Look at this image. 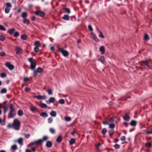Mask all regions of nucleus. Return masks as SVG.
<instances>
[{
	"instance_id": "nucleus-8",
	"label": "nucleus",
	"mask_w": 152,
	"mask_h": 152,
	"mask_svg": "<svg viewBox=\"0 0 152 152\" xmlns=\"http://www.w3.org/2000/svg\"><path fill=\"white\" fill-rule=\"evenodd\" d=\"M91 35L92 37V39L96 42H99V40L98 39V38L96 37V35L93 32L91 33Z\"/></svg>"
},
{
	"instance_id": "nucleus-64",
	"label": "nucleus",
	"mask_w": 152,
	"mask_h": 152,
	"mask_svg": "<svg viewBox=\"0 0 152 152\" xmlns=\"http://www.w3.org/2000/svg\"><path fill=\"white\" fill-rule=\"evenodd\" d=\"M146 133L147 134H152V131H146Z\"/></svg>"
},
{
	"instance_id": "nucleus-16",
	"label": "nucleus",
	"mask_w": 152,
	"mask_h": 152,
	"mask_svg": "<svg viewBox=\"0 0 152 152\" xmlns=\"http://www.w3.org/2000/svg\"><path fill=\"white\" fill-rule=\"evenodd\" d=\"M130 124L132 126H135L137 124V122L135 121L132 120L130 122Z\"/></svg>"
},
{
	"instance_id": "nucleus-61",
	"label": "nucleus",
	"mask_w": 152,
	"mask_h": 152,
	"mask_svg": "<svg viewBox=\"0 0 152 152\" xmlns=\"http://www.w3.org/2000/svg\"><path fill=\"white\" fill-rule=\"evenodd\" d=\"M36 147H33L32 149H31L30 150L31 152H34L36 150Z\"/></svg>"
},
{
	"instance_id": "nucleus-20",
	"label": "nucleus",
	"mask_w": 152,
	"mask_h": 152,
	"mask_svg": "<svg viewBox=\"0 0 152 152\" xmlns=\"http://www.w3.org/2000/svg\"><path fill=\"white\" fill-rule=\"evenodd\" d=\"M27 14L26 12H23L21 14V17L22 18H26L27 17Z\"/></svg>"
},
{
	"instance_id": "nucleus-53",
	"label": "nucleus",
	"mask_w": 152,
	"mask_h": 152,
	"mask_svg": "<svg viewBox=\"0 0 152 152\" xmlns=\"http://www.w3.org/2000/svg\"><path fill=\"white\" fill-rule=\"evenodd\" d=\"M38 72L36 71V70H34V75L33 76L34 77H36L37 76Z\"/></svg>"
},
{
	"instance_id": "nucleus-50",
	"label": "nucleus",
	"mask_w": 152,
	"mask_h": 152,
	"mask_svg": "<svg viewBox=\"0 0 152 152\" xmlns=\"http://www.w3.org/2000/svg\"><path fill=\"white\" fill-rule=\"evenodd\" d=\"M58 102L59 103L61 104H63L64 103V101L63 99H60L59 100Z\"/></svg>"
},
{
	"instance_id": "nucleus-57",
	"label": "nucleus",
	"mask_w": 152,
	"mask_h": 152,
	"mask_svg": "<svg viewBox=\"0 0 152 152\" xmlns=\"http://www.w3.org/2000/svg\"><path fill=\"white\" fill-rule=\"evenodd\" d=\"M30 90V89L29 88H28V87H26L25 89V91H26V92H28Z\"/></svg>"
},
{
	"instance_id": "nucleus-54",
	"label": "nucleus",
	"mask_w": 152,
	"mask_h": 152,
	"mask_svg": "<svg viewBox=\"0 0 152 152\" xmlns=\"http://www.w3.org/2000/svg\"><path fill=\"white\" fill-rule=\"evenodd\" d=\"M48 138V137L47 136H45L43 137L42 139L41 140H42V142L43 141L46 140H47Z\"/></svg>"
},
{
	"instance_id": "nucleus-33",
	"label": "nucleus",
	"mask_w": 152,
	"mask_h": 152,
	"mask_svg": "<svg viewBox=\"0 0 152 152\" xmlns=\"http://www.w3.org/2000/svg\"><path fill=\"white\" fill-rule=\"evenodd\" d=\"M49 131L52 134H54L55 132V130L53 129L52 128L49 129Z\"/></svg>"
},
{
	"instance_id": "nucleus-41",
	"label": "nucleus",
	"mask_w": 152,
	"mask_h": 152,
	"mask_svg": "<svg viewBox=\"0 0 152 152\" xmlns=\"http://www.w3.org/2000/svg\"><path fill=\"white\" fill-rule=\"evenodd\" d=\"M14 36L15 37H18L19 35V33L18 32L16 31L15 32L14 34Z\"/></svg>"
},
{
	"instance_id": "nucleus-59",
	"label": "nucleus",
	"mask_w": 152,
	"mask_h": 152,
	"mask_svg": "<svg viewBox=\"0 0 152 152\" xmlns=\"http://www.w3.org/2000/svg\"><path fill=\"white\" fill-rule=\"evenodd\" d=\"M126 139L125 137L124 136H122V137L121 138V140L122 141H124Z\"/></svg>"
},
{
	"instance_id": "nucleus-37",
	"label": "nucleus",
	"mask_w": 152,
	"mask_h": 152,
	"mask_svg": "<svg viewBox=\"0 0 152 152\" xmlns=\"http://www.w3.org/2000/svg\"><path fill=\"white\" fill-rule=\"evenodd\" d=\"M34 45L35 47H39L40 46L39 42L38 41H37L35 43Z\"/></svg>"
},
{
	"instance_id": "nucleus-38",
	"label": "nucleus",
	"mask_w": 152,
	"mask_h": 152,
	"mask_svg": "<svg viewBox=\"0 0 152 152\" xmlns=\"http://www.w3.org/2000/svg\"><path fill=\"white\" fill-rule=\"evenodd\" d=\"M142 64L143 65H145L148 67H149V64L148 61H144L142 63Z\"/></svg>"
},
{
	"instance_id": "nucleus-21",
	"label": "nucleus",
	"mask_w": 152,
	"mask_h": 152,
	"mask_svg": "<svg viewBox=\"0 0 152 152\" xmlns=\"http://www.w3.org/2000/svg\"><path fill=\"white\" fill-rule=\"evenodd\" d=\"M50 115L52 116L55 117L56 116V113L55 111H51L50 113Z\"/></svg>"
},
{
	"instance_id": "nucleus-58",
	"label": "nucleus",
	"mask_w": 152,
	"mask_h": 152,
	"mask_svg": "<svg viewBox=\"0 0 152 152\" xmlns=\"http://www.w3.org/2000/svg\"><path fill=\"white\" fill-rule=\"evenodd\" d=\"M1 77H5L6 76V74L5 73H2L1 74Z\"/></svg>"
},
{
	"instance_id": "nucleus-29",
	"label": "nucleus",
	"mask_w": 152,
	"mask_h": 152,
	"mask_svg": "<svg viewBox=\"0 0 152 152\" xmlns=\"http://www.w3.org/2000/svg\"><path fill=\"white\" fill-rule=\"evenodd\" d=\"M62 19L64 20H69V16L67 15H65L62 17Z\"/></svg>"
},
{
	"instance_id": "nucleus-52",
	"label": "nucleus",
	"mask_w": 152,
	"mask_h": 152,
	"mask_svg": "<svg viewBox=\"0 0 152 152\" xmlns=\"http://www.w3.org/2000/svg\"><path fill=\"white\" fill-rule=\"evenodd\" d=\"M48 94L51 95L52 94V91L51 89H49L48 91Z\"/></svg>"
},
{
	"instance_id": "nucleus-1",
	"label": "nucleus",
	"mask_w": 152,
	"mask_h": 152,
	"mask_svg": "<svg viewBox=\"0 0 152 152\" xmlns=\"http://www.w3.org/2000/svg\"><path fill=\"white\" fill-rule=\"evenodd\" d=\"M20 121L17 118H15L13 120L12 124H9L7 127L9 128H13L14 129L18 130L20 129Z\"/></svg>"
},
{
	"instance_id": "nucleus-25",
	"label": "nucleus",
	"mask_w": 152,
	"mask_h": 152,
	"mask_svg": "<svg viewBox=\"0 0 152 152\" xmlns=\"http://www.w3.org/2000/svg\"><path fill=\"white\" fill-rule=\"evenodd\" d=\"M46 145L47 147L48 148L51 147L52 146V143L50 141H48L46 143Z\"/></svg>"
},
{
	"instance_id": "nucleus-35",
	"label": "nucleus",
	"mask_w": 152,
	"mask_h": 152,
	"mask_svg": "<svg viewBox=\"0 0 152 152\" xmlns=\"http://www.w3.org/2000/svg\"><path fill=\"white\" fill-rule=\"evenodd\" d=\"M75 140L74 139H72L69 141V144L70 145H73L75 143Z\"/></svg>"
},
{
	"instance_id": "nucleus-34",
	"label": "nucleus",
	"mask_w": 152,
	"mask_h": 152,
	"mask_svg": "<svg viewBox=\"0 0 152 152\" xmlns=\"http://www.w3.org/2000/svg\"><path fill=\"white\" fill-rule=\"evenodd\" d=\"M114 132V130L113 129H111L109 132V134L110 136H111L113 134Z\"/></svg>"
},
{
	"instance_id": "nucleus-44",
	"label": "nucleus",
	"mask_w": 152,
	"mask_h": 152,
	"mask_svg": "<svg viewBox=\"0 0 152 152\" xmlns=\"http://www.w3.org/2000/svg\"><path fill=\"white\" fill-rule=\"evenodd\" d=\"M109 127L110 128H111V129H113L115 127V125L114 124L112 123L110 124H109Z\"/></svg>"
},
{
	"instance_id": "nucleus-45",
	"label": "nucleus",
	"mask_w": 152,
	"mask_h": 152,
	"mask_svg": "<svg viewBox=\"0 0 152 152\" xmlns=\"http://www.w3.org/2000/svg\"><path fill=\"white\" fill-rule=\"evenodd\" d=\"M144 39L145 40H148L149 39L148 36L147 34H145V35L144 37Z\"/></svg>"
},
{
	"instance_id": "nucleus-14",
	"label": "nucleus",
	"mask_w": 152,
	"mask_h": 152,
	"mask_svg": "<svg viewBox=\"0 0 152 152\" xmlns=\"http://www.w3.org/2000/svg\"><path fill=\"white\" fill-rule=\"evenodd\" d=\"M30 109L31 111L34 112L37 110V108L34 106L31 105L30 107Z\"/></svg>"
},
{
	"instance_id": "nucleus-63",
	"label": "nucleus",
	"mask_w": 152,
	"mask_h": 152,
	"mask_svg": "<svg viewBox=\"0 0 152 152\" xmlns=\"http://www.w3.org/2000/svg\"><path fill=\"white\" fill-rule=\"evenodd\" d=\"M65 11L67 13H69L70 12V10L69 9L67 8L65 9Z\"/></svg>"
},
{
	"instance_id": "nucleus-43",
	"label": "nucleus",
	"mask_w": 152,
	"mask_h": 152,
	"mask_svg": "<svg viewBox=\"0 0 152 152\" xmlns=\"http://www.w3.org/2000/svg\"><path fill=\"white\" fill-rule=\"evenodd\" d=\"M5 39V37L2 35H0V40L3 41Z\"/></svg>"
},
{
	"instance_id": "nucleus-27",
	"label": "nucleus",
	"mask_w": 152,
	"mask_h": 152,
	"mask_svg": "<svg viewBox=\"0 0 152 152\" xmlns=\"http://www.w3.org/2000/svg\"><path fill=\"white\" fill-rule=\"evenodd\" d=\"M18 114L19 116H21L23 115V113L22 110H20L18 112Z\"/></svg>"
},
{
	"instance_id": "nucleus-32",
	"label": "nucleus",
	"mask_w": 152,
	"mask_h": 152,
	"mask_svg": "<svg viewBox=\"0 0 152 152\" xmlns=\"http://www.w3.org/2000/svg\"><path fill=\"white\" fill-rule=\"evenodd\" d=\"M99 60L102 63H104V59L103 57L102 56L99 59Z\"/></svg>"
},
{
	"instance_id": "nucleus-19",
	"label": "nucleus",
	"mask_w": 152,
	"mask_h": 152,
	"mask_svg": "<svg viewBox=\"0 0 152 152\" xmlns=\"http://www.w3.org/2000/svg\"><path fill=\"white\" fill-rule=\"evenodd\" d=\"M40 116L44 118L47 117L48 116V114L45 112L42 113L40 114Z\"/></svg>"
},
{
	"instance_id": "nucleus-51",
	"label": "nucleus",
	"mask_w": 152,
	"mask_h": 152,
	"mask_svg": "<svg viewBox=\"0 0 152 152\" xmlns=\"http://www.w3.org/2000/svg\"><path fill=\"white\" fill-rule=\"evenodd\" d=\"M11 148L14 150H16L17 149V147L16 145H14L12 146Z\"/></svg>"
},
{
	"instance_id": "nucleus-5",
	"label": "nucleus",
	"mask_w": 152,
	"mask_h": 152,
	"mask_svg": "<svg viewBox=\"0 0 152 152\" xmlns=\"http://www.w3.org/2000/svg\"><path fill=\"white\" fill-rule=\"evenodd\" d=\"M59 51L64 56L66 57L69 55V53L67 51L65 50L63 48H59Z\"/></svg>"
},
{
	"instance_id": "nucleus-2",
	"label": "nucleus",
	"mask_w": 152,
	"mask_h": 152,
	"mask_svg": "<svg viewBox=\"0 0 152 152\" xmlns=\"http://www.w3.org/2000/svg\"><path fill=\"white\" fill-rule=\"evenodd\" d=\"M10 112L8 114V118H12L14 117L15 115V111L13 108V104H11L10 106Z\"/></svg>"
},
{
	"instance_id": "nucleus-22",
	"label": "nucleus",
	"mask_w": 152,
	"mask_h": 152,
	"mask_svg": "<svg viewBox=\"0 0 152 152\" xmlns=\"http://www.w3.org/2000/svg\"><path fill=\"white\" fill-rule=\"evenodd\" d=\"M97 30L98 31V32H99L100 34L98 36L99 37L101 38H104V36L103 35L102 32L99 30V29H97Z\"/></svg>"
},
{
	"instance_id": "nucleus-62",
	"label": "nucleus",
	"mask_w": 152,
	"mask_h": 152,
	"mask_svg": "<svg viewBox=\"0 0 152 152\" xmlns=\"http://www.w3.org/2000/svg\"><path fill=\"white\" fill-rule=\"evenodd\" d=\"M5 124V119L4 118L3 120V121H2V122L1 123V125H4Z\"/></svg>"
},
{
	"instance_id": "nucleus-36",
	"label": "nucleus",
	"mask_w": 152,
	"mask_h": 152,
	"mask_svg": "<svg viewBox=\"0 0 152 152\" xmlns=\"http://www.w3.org/2000/svg\"><path fill=\"white\" fill-rule=\"evenodd\" d=\"M145 145L146 147H151L152 146V144L151 143L148 142L145 144Z\"/></svg>"
},
{
	"instance_id": "nucleus-11",
	"label": "nucleus",
	"mask_w": 152,
	"mask_h": 152,
	"mask_svg": "<svg viewBox=\"0 0 152 152\" xmlns=\"http://www.w3.org/2000/svg\"><path fill=\"white\" fill-rule=\"evenodd\" d=\"M34 97L38 99H45L46 98V96L45 95H44L42 96H41L40 95L38 96H35Z\"/></svg>"
},
{
	"instance_id": "nucleus-23",
	"label": "nucleus",
	"mask_w": 152,
	"mask_h": 152,
	"mask_svg": "<svg viewBox=\"0 0 152 152\" xmlns=\"http://www.w3.org/2000/svg\"><path fill=\"white\" fill-rule=\"evenodd\" d=\"M39 106L41 108H45L47 107V105L43 103H42L39 104Z\"/></svg>"
},
{
	"instance_id": "nucleus-15",
	"label": "nucleus",
	"mask_w": 152,
	"mask_h": 152,
	"mask_svg": "<svg viewBox=\"0 0 152 152\" xmlns=\"http://www.w3.org/2000/svg\"><path fill=\"white\" fill-rule=\"evenodd\" d=\"M23 22L24 24H26L27 25H28L30 23L29 20L26 18H24L23 20Z\"/></svg>"
},
{
	"instance_id": "nucleus-39",
	"label": "nucleus",
	"mask_w": 152,
	"mask_h": 152,
	"mask_svg": "<svg viewBox=\"0 0 152 152\" xmlns=\"http://www.w3.org/2000/svg\"><path fill=\"white\" fill-rule=\"evenodd\" d=\"M53 121V119L51 117L49 118L48 119V123L49 124L51 123Z\"/></svg>"
},
{
	"instance_id": "nucleus-60",
	"label": "nucleus",
	"mask_w": 152,
	"mask_h": 152,
	"mask_svg": "<svg viewBox=\"0 0 152 152\" xmlns=\"http://www.w3.org/2000/svg\"><path fill=\"white\" fill-rule=\"evenodd\" d=\"M29 80V79L28 77H25L24 78L23 80L25 82H26L28 81Z\"/></svg>"
},
{
	"instance_id": "nucleus-55",
	"label": "nucleus",
	"mask_w": 152,
	"mask_h": 152,
	"mask_svg": "<svg viewBox=\"0 0 152 152\" xmlns=\"http://www.w3.org/2000/svg\"><path fill=\"white\" fill-rule=\"evenodd\" d=\"M39 49L38 47H35L34 48V51L36 52H37L39 51Z\"/></svg>"
},
{
	"instance_id": "nucleus-31",
	"label": "nucleus",
	"mask_w": 152,
	"mask_h": 152,
	"mask_svg": "<svg viewBox=\"0 0 152 152\" xmlns=\"http://www.w3.org/2000/svg\"><path fill=\"white\" fill-rule=\"evenodd\" d=\"M10 10V8L9 7H6L5 10V12L6 13H8L9 12Z\"/></svg>"
},
{
	"instance_id": "nucleus-40",
	"label": "nucleus",
	"mask_w": 152,
	"mask_h": 152,
	"mask_svg": "<svg viewBox=\"0 0 152 152\" xmlns=\"http://www.w3.org/2000/svg\"><path fill=\"white\" fill-rule=\"evenodd\" d=\"M6 7H9L10 8H11L12 7V5L10 2H7L6 3Z\"/></svg>"
},
{
	"instance_id": "nucleus-9",
	"label": "nucleus",
	"mask_w": 152,
	"mask_h": 152,
	"mask_svg": "<svg viewBox=\"0 0 152 152\" xmlns=\"http://www.w3.org/2000/svg\"><path fill=\"white\" fill-rule=\"evenodd\" d=\"M15 51L16 54H20L22 53L23 52L22 49L19 47H16Z\"/></svg>"
},
{
	"instance_id": "nucleus-49",
	"label": "nucleus",
	"mask_w": 152,
	"mask_h": 152,
	"mask_svg": "<svg viewBox=\"0 0 152 152\" xmlns=\"http://www.w3.org/2000/svg\"><path fill=\"white\" fill-rule=\"evenodd\" d=\"M0 30L2 31H6V29L3 26L0 25Z\"/></svg>"
},
{
	"instance_id": "nucleus-28",
	"label": "nucleus",
	"mask_w": 152,
	"mask_h": 152,
	"mask_svg": "<svg viewBox=\"0 0 152 152\" xmlns=\"http://www.w3.org/2000/svg\"><path fill=\"white\" fill-rule=\"evenodd\" d=\"M62 140V138L61 136H58L57 139L56 141L58 142H61Z\"/></svg>"
},
{
	"instance_id": "nucleus-3",
	"label": "nucleus",
	"mask_w": 152,
	"mask_h": 152,
	"mask_svg": "<svg viewBox=\"0 0 152 152\" xmlns=\"http://www.w3.org/2000/svg\"><path fill=\"white\" fill-rule=\"evenodd\" d=\"M28 61L30 63V69L31 70H34L36 67V64L35 60L32 58H29L28 59Z\"/></svg>"
},
{
	"instance_id": "nucleus-7",
	"label": "nucleus",
	"mask_w": 152,
	"mask_h": 152,
	"mask_svg": "<svg viewBox=\"0 0 152 152\" xmlns=\"http://www.w3.org/2000/svg\"><path fill=\"white\" fill-rule=\"evenodd\" d=\"M35 13L36 15L39 16L41 17H43L45 15V13L41 11H36L35 12Z\"/></svg>"
},
{
	"instance_id": "nucleus-56",
	"label": "nucleus",
	"mask_w": 152,
	"mask_h": 152,
	"mask_svg": "<svg viewBox=\"0 0 152 152\" xmlns=\"http://www.w3.org/2000/svg\"><path fill=\"white\" fill-rule=\"evenodd\" d=\"M88 28L89 30L91 31H92L93 30V29L91 25H88Z\"/></svg>"
},
{
	"instance_id": "nucleus-26",
	"label": "nucleus",
	"mask_w": 152,
	"mask_h": 152,
	"mask_svg": "<svg viewBox=\"0 0 152 152\" xmlns=\"http://www.w3.org/2000/svg\"><path fill=\"white\" fill-rule=\"evenodd\" d=\"M43 69L39 67L37 68V69L36 70V71L38 73H41L43 71Z\"/></svg>"
},
{
	"instance_id": "nucleus-24",
	"label": "nucleus",
	"mask_w": 152,
	"mask_h": 152,
	"mask_svg": "<svg viewBox=\"0 0 152 152\" xmlns=\"http://www.w3.org/2000/svg\"><path fill=\"white\" fill-rule=\"evenodd\" d=\"M27 37V36L25 34H23V35H22L20 37L21 39L23 40H26Z\"/></svg>"
},
{
	"instance_id": "nucleus-18",
	"label": "nucleus",
	"mask_w": 152,
	"mask_h": 152,
	"mask_svg": "<svg viewBox=\"0 0 152 152\" xmlns=\"http://www.w3.org/2000/svg\"><path fill=\"white\" fill-rule=\"evenodd\" d=\"M23 140L22 138H20L18 140V142L20 145H23Z\"/></svg>"
},
{
	"instance_id": "nucleus-6",
	"label": "nucleus",
	"mask_w": 152,
	"mask_h": 152,
	"mask_svg": "<svg viewBox=\"0 0 152 152\" xmlns=\"http://www.w3.org/2000/svg\"><path fill=\"white\" fill-rule=\"evenodd\" d=\"M5 66L10 70H12L14 68L13 65L11 64L9 62H7L5 64Z\"/></svg>"
},
{
	"instance_id": "nucleus-10",
	"label": "nucleus",
	"mask_w": 152,
	"mask_h": 152,
	"mask_svg": "<svg viewBox=\"0 0 152 152\" xmlns=\"http://www.w3.org/2000/svg\"><path fill=\"white\" fill-rule=\"evenodd\" d=\"M55 100V98L53 97L49 98V100L46 101V103L48 104H50L51 103H53Z\"/></svg>"
},
{
	"instance_id": "nucleus-13",
	"label": "nucleus",
	"mask_w": 152,
	"mask_h": 152,
	"mask_svg": "<svg viewBox=\"0 0 152 152\" xmlns=\"http://www.w3.org/2000/svg\"><path fill=\"white\" fill-rule=\"evenodd\" d=\"M15 29L14 28H12L9 29L7 31V32L10 35H12L15 31Z\"/></svg>"
},
{
	"instance_id": "nucleus-46",
	"label": "nucleus",
	"mask_w": 152,
	"mask_h": 152,
	"mask_svg": "<svg viewBox=\"0 0 152 152\" xmlns=\"http://www.w3.org/2000/svg\"><path fill=\"white\" fill-rule=\"evenodd\" d=\"M107 132V130L106 128H104L102 130V133L103 134H106Z\"/></svg>"
},
{
	"instance_id": "nucleus-30",
	"label": "nucleus",
	"mask_w": 152,
	"mask_h": 152,
	"mask_svg": "<svg viewBox=\"0 0 152 152\" xmlns=\"http://www.w3.org/2000/svg\"><path fill=\"white\" fill-rule=\"evenodd\" d=\"M7 91V89L5 88H4L2 89L0 91V93L1 94L5 93Z\"/></svg>"
},
{
	"instance_id": "nucleus-48",
	"label": "nucleus",
	"mask_w": 152,
	"mask_h": 152,
	"mask_svg": "<svg viewBox=\"0 0 152 152\" xmlns=\"http://www.w3.org/2000/svg\"><path fill=\"white\" fill-rule=\"evenodd\" d=\"M114 148L116 149H119L120 148V145L117 144H116L114 145Z\"/></svg>"
},
{
	"instance_id": "nucleus-42",
	"label": "nucleus",
	"mask_w": 152,
	"mask_h": 152,
	"mask_svg": "<svg viewBox=\"0 0 152 152\" xmlns=\"http://www.w3.org/2000/svg\"><path fill=\"white\" fill-rule=\"evenodd\" d=\"M65 120L66 121H71V118L69 117H65L64 118Z\"/></svg>"
},
{
	"instance_id": "nucleus-17",
	"label": "nucleus",
	"mask_w": 152,
	"mask_h": 152,
	"mask_svg": "<svg viewBox=\"0 0 152 152\" xmlns=\"http://www.w3.org/2000/svg\"><path fill=\"white\" fill-rule=\"evenodd\" d=\"M123 119L125 121H128L129 120L130 118L128 115L126 114L123 117Z\"/></svg>"
},
{
	"instance_id": "nucleus-4",
	"label": "nucleus",
	"mask_w": 152,
	"mask_h": 152,
	"mask_svg": "<svg viewBox=\"0 0 152 152\" xmlns=\"http://www.w3.org/2000/svg\"><path fill=\"white\" fill-rule=\"evenodd\" d=\"M42 143V141L41 140H38L37 141H35L29 144L28 145V147H32L34 146L36 147Z\"/></svg>"
},
{
	"instance_id": "nucleus-12",
	"label": "nucleus",
	"mask_w": 152,
	"mask_h": 152,
	"mask_svg": "<svg viewBox=\"0 0 152 152\" xmlns=\"http://www.w3.org/2000/svg\"><path fill=\"white\" fill-rule=\"evenodd\" d=\"M99 50L101 52L102 54H104L105 53V49L103 46H101L99 49Z\"/></svg>"
},
{
	"instance_id": "nucleus-47",
	"label": "nucleus",
	"mask_w": 152,
	"mask_h": 152,
	"mask_svg": "<svg viewBox=\"0 0 152 152\" xmlns=\"http://www.w3.org/2000/svg\"><path fill=\"white\" fill-rule=\"evenodd\" d=\"M6 55V53L4 52H0V56L1 57L4 56Z\"/></svg>"
}]
</instances>
